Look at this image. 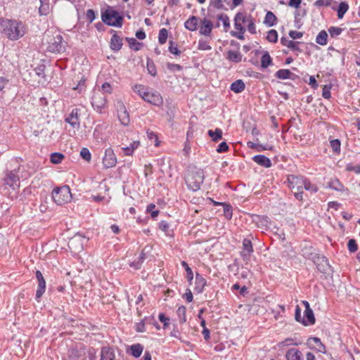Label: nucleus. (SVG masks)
Instances as JSON below:
<instances>
[{
	"mask_svg": "<svg viewBox=\"0 0 360 360\" xmlns=\"http://www.w3.org/2000/svg\"><path fill=\"white\" fill-rule=\"evenodd\" d=\"M1 31L10 40L15 41L25 35L26 29L20 21L1 18Z\"/></svg>",
	"mask_w": 360,
	"mask_h": 360,
	"instance_id": "obj_1",
	"label": "nucleus"
},
{
	"mask_svg": "<svg viewBox=\"0 0 360 360\" xmlns=\"http://www.w3.org/2000/svg\"><path fill=\"white\" fill-rule=\"evenodd\" d=\"M133 90L145 101L157 106H160L163 103V98L161 94L150 87L142 84H136Z\"/></svg>",
	"mask_w": 360,
	"mask_h": 360,
	"instance_id": "obj_2",
	"label": "nucleus"
},
{
	"mask_svg": "<svg viewBox=\"0 0 360 360\" xmlns=\"http://www.w3.org/2000/svg\"><path fill=\"white\" fill-rule=\"evenodd\" d=\"M284 183L287 184L288 187L290 189L294 197L297 200H303V184L304 183V176L289 174L287 176L286 181Z\"/></svg>",
	"mask_w": 360,
	"mask_h": 360,
	"instance_id": "obj_3",
	"label": "nucleus"
},
{
	"mask_svg": "<svg viewBox=\"0 0 360 360\" xmlns=\"http://www.w3.org/2000/svg\"><path fill=\"white\" fill-rule=\"evenodd\" d=\"M204 179V172L202 169L191 167L188 171L185 181L190 190L197 191L200 188V186L203 183Z\"/></svg>",
	"mask_w": 360,
	"mask_h": 360,
	"instance_id": "obj_4",
	"label": "nucleus"
},
{
	"mask_svg": "<svg viewBox=\"0 0 360 360\" xmlns=\"http://www.w3.org/2000/svg\"><path fill=\"white\" fill-rule=\"evenodd\" d=\"M253 19L252 16L245 12H238L234 18V27L237 32H232L231 35L238 39H244L245 26Z\"/></svg>",
	"mask_w": 360,
	"mask_h": 360,
	"instance_id": "obj_5",
	"label": "nucleus"
},
{
	"mask_svg": "<svg viewBox=\"0 0 360 360\" xmlns=\"http://www.w3.org/2000/svg\"><path fill=\"white\" fill-rule=\"evenodd\" d=\"M101 19L105 24L112 27H121L123 24V17L115 9L109 6L102 11Z\"/></svg>",
	"mask_w": 360,
	"mask_h": 360,
	"instance_id": "obj_6",
	"label": "nucleus"
},
{
	"mask_svg": "<svg viewBox=\"0 0 360 360\" xmlns=\"http://www.w3.org/2000/svg\"><path fill=\"white\" fill-rule=\"evenodd\" d=\"M52 198L58 205L69 202L72 198L70 187L65 185L56 188L52 192Z\"/></svg>",
	"mask_w": 360,
	"mask_h": 360,
	"instance_id": "obj_7",
	"label": "nucleus"
},
{
	"mask_svg": "<svg viewBox=\"0 0 360 360\" xmlns=\"http://www.w3.org/2000/svg\"><path fill=\"white\" fill-rule=\"evenodd\" d=\"M91 105L94 110L101 112L106 105V98L100 89L95 90L91 98Z\"/></svg>",
	"mask_w": 360,
	"mask_h": 360,
	"instance_id": "obj_8",
	"label": "nucleus"
},
{
	"mask_svg": "<svg viewBox=\"0 0 360 360\" xmlns=\"http://www.w3.org/2000/svg\"><path fill=\"white\" fill-rule=\"evenodd\" d=\"M20 168L14 169L8 172L6 177L4 179L6 185L9 186L13 190H16L20 188V176L18 173Z\"/></svg>",
	"mask_w": 360,
	"mask_h": 360,
	"instance_id": "obj_9",
	"label": "nucleus"
},
{
	"mask_svg": "<svg viewBox=\"0 0 360 360\" xmlns=\"http://www.w3.org/2000/svg\"><path fill=\"white\" fill-rule=\"evenodd\" d=\"M288 6L295 9L294 12L295 22H297L305 16L307 13L305 3H302V1H288Z\"/></svg>",
	"mask_w": 360,
	"mask_h": 360,
	"instance_id": "obj_10",
	"label": "nucleus"
},
{
	"mask_svg": "<svg viewBox=\"0 0 360 360\" xmlns=\"http://www.w3.org/2000/svg\"><path fill=\"white\" fill-rule=\"evenodd\" d=\"M117 157L112 148H108L105 150L103 158V167L106 169L114 167L117 164Z\"/></svg>",
	"mask_w": 360,
	"mask_h": 360,
	"instance_id": "obj_11",
	"label": "nucleus"
},
{
	"mask_svg": "<svg viewBox=\"0 0 360 360\" xmlns=\"http://www.w3.org/2000/svg\"><path fill=\"white\" fill-rule=\"evenodd\" d=\"M253 247L250 240L245 238L243 240V250L240 251V256L243 260L248 264L250 261V257L253 253Z\"/></svg>",
	"mask_w": 360,
	"mask_h": 360,
	"instance_id": "obj_12",
	"label": "nucleus"
},
{
	"mask_svg": "<svg viewBox=\"0 0 360 360\" xmlns=\"http://www.w3.org/2000/svg\"><path fill=\"white\" fill-rule=\"evenodd\" d=\"M47 50L51 53H60L65 50L63 44V37L58 34L53 37V41L49 42Z\"/></svg>",
	"mask_w": 360,
	"mask_h": 360,
	"instance_id": "obj_13",
	"label": "nucleus"
},
{
	"mask_svg": "<svg viewBox=\"0 0 360 360\" xmlns=\"http://www.w3.org/2000/svg\"><path fill=\"white\" fill-rule=\"evenodd\" d=\"M85 355V349L82 344L76 345L68 350V356L71 360H81Z\"/></svg>",
	"mask_w": 360,
	"mask_h": 360,
	"instance_id": "obj_14",
	"label": "nucleus"
},
{
	"mask_svg": "<svg viewBox=\"0 0 360 360\" xmlns=\"http://www.w3.org/2000/svg\"><path fill=\"white\" fill-rule=\"evenodd\" d=\"M36 278L38 282V287L36 292V299L39 300L46 290V281L41 274V272L39 270L36 271Z\"/></svg>",
	"mask_w": 360,
	"mask_h": 360,
	"instance_id": "obj_15",
	"label": "nucleus"
},
{
	"mask_svg": "<svg viewBox=\"0 0 360 360\" xmlns=\"http://www.w3.org/2000/svg\"><path fill=\"white\" fill-rule=\"evenodd\" d=\"M79 110L74 108L71 112L65 117V120L69 123L73 128L79 127Z\"/></svg>",
	"mask_w": 360,
	"mask_h": 360,
	"instance_id": "obj_16",
	"label": "nucleus"
},
{
	"mask_svg": "<svg viewBox=\"0 0 360 360\" xmlns=\"http://www.w3.org/2000/svg\"><path fill=\"white\" fill-rule=\"evenodd\" d=\"M281 43L282 45L287 46L288 48L290 49L292 51L295 52L296 56H298V54L301 53V49L298 46L300 44V42L299 41L289 40L286 37H283L281 38Z\"/></svg>",
	"mask_w": 360,
	"mask_h": 360,
	"instance_id": "obj_17",
	"label": "nucleus"
},
{
	"mask_svg": "<svg viewBox=\"0 0 360 360\" xmlns=\"http://www.w3.org/2000/svg\"><path fill=\"white\" fill-rule=\"evenodd\" d=\"M117 116L123 125L127 126L129 124V115L122 103L120 104V109L117 110Z\"/></svg>",
	"mask_w": 360,
	"mask_h": 360,
	"instance_id": "obj_18",
	"label": "nucleus"
},
{
	"mask_svg": "<svg viewBox=\"0 0 360 360\" xmlns=\"http://www.w3.org/2000/svg\"><path fill=\"white\" fill-rule=\"evenodd\" d=\"M213 28V23L210 20L204 18L201 21L199 32L205 36H210Z\"/></svg>",
	"mask_w": 360,
	"mask_h": 360,
	"instance_id": "obj_19",
	"label": "nucleus"
},
{
	"mask_svg": "<svg viewBox=\"0 0 360 360\" xmlns=\"http://www.w3.org/2000/svg\"><path fill=\"white\" fill-rule=\"evenodd\" d=\"M100 360H115L114 349L110 347H102Z\"/></svg>",
	"mask_w": 360,
	"mask_h": 360,
	"instance_id": "obj_20",
	"label": "nucleus"
},
{
	"mask_svg": "<svg viewBox=\"0 0 360 360\" xmlns=\"http://www.w3.org/2000/svg\"><path fill=\"white\" fill-rule=\"evenodd\" d=\"M207 281L202 276L197 273L195 275V288L194 291L196 293H201L203 291L204 287L206 285Z\"/></svg>",
	"mask_w": 360,
	"mask_h": 360,
	"instance_id": "obj_21",
	"label": "nucleus"
},
{
	"mask_svg": "<svg viewBox=\"0 0 360 360\" xmlns=\"http://www.w3.org/2000/svg\"><path fill=\"white\" fill-rule=\"evenodd\" d=\"M252 160L259 165L264 167L266 168L271 167L272 165L270 159L263 155H255L252 158Z\"/></svg>",
	"mask_w": 360,
	"mask_h": 360,
	"instance_id": "obj_22",
	"label": "nucleus"
},
{
	"mask_svg": "<svg viewBox=\"0 0 360 360\" xmlns=\"http://www.w3.org/2000/svg\"><path fill=\"white\" fill-rule=\"evenodd\" d=\"M287 360H304L302 352L295 348L290 349L285 354Z\"/></svg>",
	"mask_w": 360,
	"mask_h": 360,
	"instance_id": "obj_23",
	"label": "nucleus"
},
{
	"mask_svg": "<svg viewBox=\"0 0 360 360\" xmlns=\"http://www.w3.org/2000/svg\"><path fill=\"white\" fill-rule=\"evenodd\" d=\"M143 351V346L140 343H137L131 345L127 352H129L134 357L139 358V356H141Z\"/></svg>",
	"mask_w": 360,
	"mask_h": 360,
	"instance_id": "obj_24",
	"label": "nucleus"
},
{
	"mask_svg": "<svg viewBox=\"0 0 360 360\" xmlns=\"http://www.w3.org/2000/svg\"><path fill=\"white\" fill-rule=\"evenodd\" d=\"M315 323V317L311 309L304 310V316L302 319V323L304 326L313 325Z\"/></svg>",
	"mask_w": 360,
	"mask_h": 360,
	"instance_id": "obj_25",
	"label": "nucleus"
},
{
	"mask_svg": "<svg viewBox=\"0 0 360 360\" xmlns=\"http://www.w3.org/2000/svg\"><path fill=\"white\" fill-rule=\"evenodd\" d=\"M122 46V39L117 36L116 34L112 36L110 40V48L115 51H117L121 49Z\"/></svg>",
	"mask_w": 360,
	"mask_h": 360,
	"instance_id": "obj_26",
	"label": "nucleus"
},
{
	"mask_svg": "<svg viewBox=\"0 0 360 360\" xmlns=\"http://www.w3.org/2000/svg\"><path fill=\"white\" fill-rule=\"evenodd\" d=\"M308 345L316 348L319 352H323L325 347L318 338H310L308 340Z\"/></svg>",
	"mask_w": 360,
	"mask_h": 360,
	"instance_id": "obj_27",
	"label": "nucleus"
},
{
	"mask_svg": "<svg viewBox=\"0 0 360 360\" xmlns=\"http://www.w3.org/2000/svg\"><path fill=\"white\" fill-rule=\"evenodd\" d=\"M198 18L196 16L190 17L184 23V27L189 31H195L197 29Z\"/></svg>",
	"mask_w": 360,
	"mask_h": 360,
	"instance_id": "obj_28",
	"label": "nucleus"
},
{
	"mask_svg": "<svg viewBox=\"0 0 360 360\" xmlns=\"http://www.w3.org/2000/svg\"><path fill=\"white\" fill-rule=\"evenodd\" d=\"M227 59L231 62L239 63L242 60V55L238 51L230 50L227 52Z\"/></svg>",
	"mask_w": 360,
	"mask_h": 360,
	"instance_id": "obj_29",
	"label": "nucleus"
},
{
	"mask_svg": "<svg viewBox=\"0 0 360 360\" xmlns=\"http://www.w3.org/2000/svg\"><path fill=\"white\" fill-rule=\"evenodd\" d=\"M293 75L294 74L287 69L278 70L275 74V76L280 79H291Z\"/></svg>",
	"mask_w": 360,
	"mask_h": 360,
	"instance_id": "obj_30",
	"label": "nucleus"
},
{
	"mask_svg": "<svg viewBox=\"0 0 360 360\" xmlns=\"http://www.w3.org/2000/svg\"><path fill=\"white\" fill-rule=\"evenodd\" d=\"M217 18L218 20V22L217 24V27L220 26L219 22L221 21L224 27L225 31L230 27L229 18V17L224 13H219L217 15Z\"/></svg>",
	"mask_w": 360,
	"mask_h": 360,
	"instance_id": "obj_31",
	"label": "nucleus"
},
{
	"mask_svg": "<svg viewBox=\"0 0 360 360\" xmlns=\"http://www.w3.org/2000/svg\"><path fill=\"white\" fill-rule=\"evenodd\" d=\"M52 6L50 5L49 1H40V6L39 8V13L41 15H46L51 11Z\"/></svg>",
	"mask_w": 360,
	"mask_h": 360,
	"instance_id": "obj_32",
	"label": "nucleus"
},
{
	"mask_svg": "<svg viewBox=\"0 0 360 360\" xmlns=\"http://www.w3.org/2000/svg\"><path fill=\"white\" fill-rule=\"evenodd\" d=\"M245 84L241 79L233 82L231 85V90L235 93H240L245 89Z\"/></svg>",
	"mask_w": 360,
	"mask_h": 360,
	"instance_id": "obj_33",
	"label": "nucleus"
},
{
	"mask_svg": "<svg viewBox=\"0 0 360 360\" xmlns=\"http://www.w3.org/2000/svg\"><path fill=\"white\" fill-rule=\"evenodd\" d=\"M316 42L321 46H325L328 43V33L325 30H321L316 37Z\"/></svg>",
	"mask_w": 360,
	"mask_h": 360,
	"instance_id": "obj_34",
	"label": "nucleus"
},
{
	"mask_svg": "<svg viewBox=\"0 0 360 360\" xmlns=\"http://www.w3.org/2000/svg\"><path fill=\"white\" fill-rule=\"evenodd\" d=\"M276 15L272 12L268 11L266 14L264 23L269 27H272L276 23Z\"/></svg>",
	"mask_w": 360,
	"mask_h": 360,
	"instance_id": "obj_35",
	"label": "nucleus"
},
{
	"mask_svg": "<svg viewBox=\"0 0 360 360\" xmlns=\"http://www.w3.org/2000/svg\"><path fill=\"white\" fill-rule=\"evenodd\" d=\"M328 188L338 191H341L344 189V186L337 179H331L328 183Z\"/></svg>",
	"mask_w": 360,
	"mask_h": 360,
	"instance_id": "obj_36",
	"label": "nucleus"
},
{
	"mask_svg": "<svg viewBox=\"0 0 360 360\" xmlns=\"http://www.w3.org/2000/svg\"><path fill=\"white\" fill-rule=\"evenodd\" d=\"M310 192L311 193H315L318 191L319 188L316 184H311L309 179L304 177V183L303 184V189Z\"/></svg>",
	"mask_w": 360,
	"mask_h": 360,
	"instance_id": "obj_37",
	"label": "nucleus"
},
{
	"mask_svg": "<svg viewBox=\"0 0 360 360\" xmlns=\"http://www.w3.org/2000/svg\"><path fill=\"white\" fill-rule=\"evenodd\" d=\"M349 6L345 1H341L337 8L338 17L339 19H342L345 14V13L348 11Z\"/></svg>",
	"mask_w": 360,
	"mask_h": 360,
	"instance_id": "obj_38",
	"label": "nucleus"
},
{
	"mask_svg": "<svg viewBox=\"0 0 360 360\" xmlns=\"http://www.w3.org/2000/svg\"><path fill=\"white\" fill-rule=\"evenodd\" d=\"M207 134L212 138V140L215 142L219 141L222 138V131L219 128H217L214 131L209 130Z\"/></svg>",
	"mask_w": 360,
	"mask_h": 360,
	"instance_id": "obj_39",
	"label": "nucleus"
},
{
	"mask_svg": "<svg viewBox=\"0 0 360 360\" xmlns=\"http://www.w3.org/2000/svg\"><path fill=\"white\" fill-rule=\"evenodd\" d=\"M272 63V59L268 52H265L261 58V66L263 68H266Z\"/></svg>",
	"mask_w": 360,
	"mask_h": 360,
	"instance_id": "obj_40",
	"label": "nucleus"
},
{
	"mask_svg": "<svg viewBox=\"0 0 360 360\" xmlns=\"http://www.w3.org/2000/svg\"><path fill=\"white\" fill-rule=\"evenodd\" d=\"M139 146V141H133L129 146L122 148L125 155H131L134 150Z\"/></svg>",
	"mask_w": 360,
	"mask_h": 360,
	"instance_id": "obj_41",
	"label": "nucleus"
},
{
	"mask_svg": "<svg viewBox=\"0 0 360 360\" xmlns=\"http://www.w3.org/2000/svg\"><path fill=\"white\" fill-rule=\"evenodd\" d=\"M44 70H45L44 65H39L34 68L35 74L38 77H41L43 79V81L39 80V82H45L46 81Z\"/></svg>",
	"mask_w": 360,
	"mask_h": 360,
	"instance_id": "obj_42",
	"label": "nucleus"
},
{
	"mask_svg": "<svg viewBox=\"0 0 360 360\" xmlns=\"http://www.w3.org/2000/svg\"><path fill=\"white\" fill-rule=\"evenodd\" d=\"M64 155L60 153H53L51 155L50 160L53 164H59L64 158Z\"/></svg>",
	"mask_w": 360,
	"mask_h": 360,
	"instance_id": "obj_43",
	"label": "nucleus"
},
{
	"mask_svg": "<svg viewBox=\"0 0 360 360\" xmlns=\"http://www.w3.org/2000/svg\"><path fill=\"white\" fill-rule=\"evenodd\" d=\"M127 41L129 42V47L134 50L139 51L141 49L142 45L141 43L137 41V40L134 38H127Z\"/></svg>",
	"mask_w": 360,
	"mask_h": 360,
	"instance_id": "obj_44",
	"label": "nucleus"
},
{
	"mask_svg": "<svg viewBox=\"0 0 360 360\" xmlns=\"http://www.w3.org/2000/svg\"><path fill=\"white\" fill-rule=\"evenodd\" d=\"M198 49L201 51H209L212 48L209 44V41L204 39H200L198 41Z\"/></svg>",
	"mask_w": 360,
	"mask_h": 360,
	"instance_id": "obj_45",
	"label": "nucleus"
},
{
	"mask_svg": "<svg viewBox=\"0 0 360 360\" xmlns=\"http://www.w3.org/2000/svg\"><path fill=\"white\" fill-rule=\"evenodd\" d=\"M266 39L271 43H276L278 41V32L275 30H270L266 36Z\"/></svg>",
	"mask_w": 360,
	"mask_h": 360,
	"instance_id": "obj_46",
	"label": "nucleus"
},
{
	"mask_svg": "<svg viewBox=\"0 0 360 360\" xmlns=\"http://www.w3.org/2000/svg\"><path fill=\"white\" fill-rule=\"evenodd\" d=\"M186 307L184 306H181L177 309L176 312H177V314H178L179 318V322L181 323H184L186 321Z\"/></svg>",
	"mask_w": 360,
	"mask_h": 360,
	"instance_id": "obj_47",
	"label": "nucleus"
},
{
	"mask_svg": "<svg viewBox=\"0 0 360 360\" xmlns=\"http://www.w3.org/2000/svg\"><path fill=\"white\" fill-rule=\"evenodd\" d=\"M168 37V32L167 29L162 28L159 32L158 35V41L160 44H164L167 39Z\"/></svg>",
	"mask_w": 360,
	"mask_h": 360,
	"instance_id": "obj_48",
	"label": "nucleus"
},
{
	"mask_svg": "<svg viewBox=\"0 0 360 360\" xmlns=\"http://www.w3.org/2000/svg\"><path fill=\"white\" fill-rule=\"evenodd\" d=\"M328 30L330 34V36L333 38H335L338 36H339L340 34H341V33L343 31V29L338 27L333 26V27H330Z\"/></svg>",
	"mask_w": 360,
	"mask_h": 360,
	"instance_id": "obj_49",
	"label": "nucleus"
},
{
	"mask_svg": "<svg viewBox=\"0 0 360 360\" xmlns=\"http://www.w3.org/2000/svg\"><path fill=\"white\" fill-rule=\"evenodd\" d=\"M147 137L151 141V143H154L155 146H159V141L157 134L153 131H147Z\"/></svg>",
	"mask_w": 360,
	"mask_h": 360,
	"instance_id": "obj_50",
	"label": "nucleus"
},
{
	"mask_svg": "<svg viewBox=\"0 0 360 360\" xmlns=\"http://www.w3.org/2000/svg\"><path fill=\"white\" fill-rule=\"evenodd\" d=\"M269 223V219L268 217H258V219L257 221V226L262 229L267 227Z\"/></svg>",
	"mask_w": 360,
	"mask_h": 360,
	"instance_id": "obj_51",
	"label": "nucleus"
},
{
	"mask_svg": "<svg viewBox=\"0 0 360 360\" xmlns=\"http://www.w3.org/2000/svg\"><path fill=\"white\" fill-rule=\"evenodd\" d=\"M80 156L87 162L91 159V154L87 148H82L80 151Z\"/></svg>",
	"mask_w": 360,
	"mask_h": 360,
	"instance_id": "obj_52",
	"label": "nucleus"
},
{
	"mask_svg": "<svg viewBox=\"0 0 360 360\" xmlns=\"http://www.w3.org/2000/svg\"><path fill=\"white\" fill-rule=\"evenodd\" d=\"M147 70H148V73L150 75H151L152 76L156 75V74H157L156 68L153 61H151V60L147 61Z\"/></svg>",
	"mask_w": 360,
	"mask_h": 360,
	"instance_id": "obj_53",
	"label": "nucleus"
},
{
	"mask_svg": "<svg viewBox=\"0 0 360 360\" xmlns=\"http://www.w3.org/2000/svg\"><path fill=\"white\" fill-rule=\"evenodd\" d=\"M297 345V343H296L292 338H286L283 341L279 342L278 344V347L281 348V347H286V346H289V345Z\"/></svg>",
	"mask_w": 360,
	"mask_h": 360,
	"instance_id": "obj_54",
	"label": "nucleus"
},
{
	"mask_svg": "<svg viewBox=\"0 0 360 360\" xmlns=\"http://www.w3.org/2000/svg\"><path fill=\"white\" fill-rule=\"evenodd\" d=\"M347 248L350 252H355L358 250L356 240L354 239H349L347 243Z\"/></svg>",
	"mask_w": 360,
	"mask_h": 360,
	"instance_id": "obj_55",
	"label": "nucleus"
},
{
	"mask_svg": "<svg viewBox=\"0 0 360 360\" xmlns=\"http://www.w3.org/2000/svg\"><path fill=\"white\" fill-rule=\"evenodd\" d=\"M169 51L171 53L176 56H179L181 53L180 51L178 49L177 45L172 41H169Z\"/></svg>",
	"mask_w": 360,
	"mask_h": 360,
	"instance_id": "obj_56",
	"label": "nucleus"
},
{
	"mask_svg": "<svg viewBox=\"0 0 360 360\" xmlns=\"http://www.w3.org/2000/svg\"><path fill=\"white\" fill-rule=\"evenodd\" d=\"M166 65L167 68L172 72L180 71L183 68L180 65L172 63H167Z\"/></svg>",
	"mask_w": 360,
	"mask_h": 360,
	"instance_id": "obj_57",
	"label": "nucleus"
},
{
	"mask_svg": "<svg viewBox=\"0 0 360 360\" xmlns=\"http://www.w3.org/2000/svg\"><path fill=\"white\" fill-rule=\"evenodd\" d=\"M330 146L335 152H338L340 150V141L338 139L331 140Z\"/></svg>",
	"mask_w": 360,
	"mask_h": 360,
	"instance_id": "obj_58",
	"label": "nucleus"
},
{
	"mask_svg": "<svg viewBox=\"0 0 360 360\" xmlns=\"http://www.w3.org/2000/svg\"><path fill=\"white\" fill-rule=\"evenodd\" d=\"M247 30L250 33H251L252 34L257 33V28H256L254 18L250 22V23H248L247 25Z\"/></svg>",
	"mask_w": 360,
	"mask_h": 360,
	"instance_id": "obj_59",
	"label": "nucleus"
},
{
	"mask_svg": "<svg viewBox=\"0 0 360 360\" xmlns=\"http://www.w3.org/2000/svg\"><path fill=\"white\" fill-rule=\"evenodd\" d=\"M112 91V86H111V84L110 83L105 82V83H103L102 84V86H101V92H103V94L105 93L111 94Z\"/></svg>",
	"mask_w": 360,
	"mask_h": 360,
	"instance_id": "obj_60",
	"label": "nucleus"
},
{
	"mask_svg": "<svg viewBox=\"0 0 360 360\" xmlns=\"http://www.w3.org/2000/svg\"><path fill=\"white\" fill-rule=\"evenodd\" d=\"M330 89H331V86H327V85H325L323 88V91H322V96L324 98H326V99H328L330 98L331 96V94H330Z\"/></svg>",
	"mask_w": 360,
	"mask_h": 360,
	"instance_id": "obj_61",
	"label": "nucleus"
},
{
	"mask_svg": "<svg viewBox=\"0 0 360 360\" xmlns=\"http://www.w3.org/2000/svg\"><path fill=\"white\" fill-rule=\"evenodd\" d=\"M289 36L293 39H297L302 38L303 33L295 30H291L289 32Z\"/></svg>",
	"mask_w": 360,
	"mask_h": 360,
	"instance_id": "obj_62",
	"label": "nucleus"
},
{
	"mask_svg": "<svg viewBox=\"0 0 360 360\" xmlns=\"http://www.w3.org/2000/svg\"><path fill=\"white\" fill-rule=\"evenodd\" d=\"M88 357L89 360H96V349L91 347L88 350Z\"/></svg>",
	"mask_w": 360,
	"mask_h": 360,
	"instance_id": "obj_63",
	"label": "nucleus"
},
{
	"mask_svg": "<svg viewBox=\"0 0 360 360\" xmlns=\"http://www.w3.org/2000/svg\"><path fill=\"white\" fill-rule=\"evenodd\" d=\"M86 17L90 23L92 22L95 19L94 11L92 9L87 10V11L86 13Z\"/></svg>",
	"mask_w": 360,
	"mask_h": 360,
	"instance_id": "obj_64",
	"label": "nucleus"
}]
</instances>
